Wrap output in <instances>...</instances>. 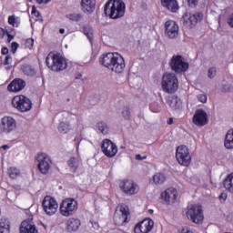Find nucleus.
<instances>
[{
	"mask_svg": "<svg viewBox=\"0 0 233 233\" xmlns=\"http://www.w3.org/2000/svg\"><path fill=\"white\" fill-rule=\"evenodd\" d=\"M29 3H32V0H27Z\"/></svg>",
	"mask_w": 233,
	"mask_h": 233,
	"instance_id": "774afa93",
	"label": "nucleus"
},
{
	"mask_svg": "<svg viewBox=\"0 0 233 233\" xmlns=\"http://www.w3.org/2000/svg\"><path fill=\"white\" fill-rule=\"evenodd\" d=\"M67 165L69 167L70 172H73V174H76V172L79 170V167L83 165V161L81 160L80 157H71L67 161Z\"/></svg>",
	"mask_w": 233,
	"mask_h": 233,
	"instance_id": "b1692460",
	"label": "nucleus"
},
{
	"mask_svg": "<svg viewBox=\"0 0 233 233\" xmlns=\"http://www.w3.org/2000/svg\"><path fill=\"white\" fill-rule=\"evenodd\" d=\"M37 168L41 174L46 176L52 168V158L46 153H38L36 156Z\"/></svg>",
	"mask_w": 233,
	"mask_h": 233,
	"instance_id": "0eeeda50",
	"label": "nucleus"
},
{
	"mask_svg": "<svg viewBox=\"0 0 233 233\" xmlns=\"http://www.w3.org/2000/svg\"><path fill=\"white\" fill-rule=\"evenodd\" d=\"M81 78V75H78L76 79H80Z\"/></svg>",
	"mask_w": 233,
	"mask_h": 233,
	"instance_id": "0e129e2a",
	"label": "nucleus"
},
{
	"mask_svg": "<svg viewBox=\"0 0 233 233\" xmlns=\"http://www.w3.org/2000/svg\"><path fill=\"white\" fill-rule=\"evenodd\" d=\"M165 35L168 39H176L179 35V25L174 20H167L165 23Z\"/></svg>",
	"mask_w": 233,
	"mask_h": 233,
	"instance_id": "ddd939ff",
	"label": "nucleus"
},
{
	"mask_svg": "<svg viewBox=\"0 0 233 233\" xmlns=\"http://www.w3.org/2000/svg\"><path fill=\"white\" fill-rule=\"evenodd\" d=\"M2 148H3V150H6L9 148V147H8V145H4V146H2Z\"/></svg>",
	"mask_w": 233,
	"mask_h": 233,
	"instance_id": "680f3d73",
	"label": "nucleus"
},
{
	"mask_svg": "<svg viewBox=\"0 0 233 233\" xmlns=\"http://www.w3.org/2000/svg\"><path fill=\"white\" fill-rule=\"evenodd\" d=\"M198 101H200V103H207L208 101L207 95H204V94L198 95Z\"/></svg>",
	"mask_w": 233,
	"mask_h": 233,
	"instance_id": "37998d69",
	"label": "nucleus"
},
{
	"mask_svg": "<svg viewBox=\"0 0 233 233\" xmlns=\"http://www.w3.org/2000/svg\"><path fill=\"white\" fill-rule=\"evenodd\" d=\"M50 1H52V0H36V3L38 5H48V3H50Z\"/></svg>",
	"mask_w": 233,
	"mask_h": 233,
	"instance_id": "8fccbe9b",
	"label": "nucleus"
},
{
	"mask_svg": "<svg viewBox=\"0 0 233 233\" xmlns=\"http://www.w3.org/2000/svg\"><path fill=\"white\" fill-rule=\"evenodd\" d=\"M127 5L123 0H109L104 7V12L110 19H121L125 16Z\"/></svg>",
	"mask_w": 233,
	"mask_h": 233,
	"instance_id": "f257e3e1",
	"label": "nucleus"
},
{
	"mask_svg": "<svg viewBox=\"0 0 233 233\" xmlns=\"http://www.w3.org/2000/svg\"><path fill=\"white\" fill-rule=\"evenodd\" d=\"M42 207L44 208V212L47 216H54V214L57 212V208H59V204H57V200H56V198L46 196L43 199Z\"/></svg>",
	"mask_w": 233,
	"mask_h": 233,
	"instance_id": "f8f14e48",
	"label": "nucleus"
},
{
	"mask_svg": "<svg viewBox=\"0 0 233 233\" xmlns=\"http://www.w3.org/2000/svg\"><path fill=\"white\" fill-rule=\"evenodd\" d=\"M77 210V200L75 198H66L62 201L60 205V214L68 218L72 216L74 212Z\"/></svg>",
	"mask_w": 233,
	"mask_h": 233,
	"instance_id": "9d476101",
	"label": "nucleus"
},
{
	"mask_svg": "<svg viewBox=\"0 0 233 233\" xmlns=\"http://www.w3.org/2000/svg\"><path fill=\"white\" fill-rule=\"evenodd\" d=\"M66 227L67 232H77L81 227V220L78 218H71L66 221Z\"/></svg>",
	"mask_w": 233,
	"mask_h": 233,
	"instance_id": "393cba45",
	"label": "nucleus"
},
{
	"mask_svg": "<svg viewBox=\"0 0 233 233\" xmlns=\"http://www.w3.org/2000/svg\"><path fill=\"white\" fill-rule=\"evenodd\" d=\"M208 121V119L207 118V112L205 110L198 109L193 116V123L197 127H205Z\"/></svg>",
	"mask_w": 233,
	"mask_h": 233,
	"instance_id": "6ab92c4d",
	"label": "nucleus"
},
{
	"mask_svg": "<svg viewBox=\"0 0 233 233\" xmlns=\"http://www.w3.org/2000/svg\"><path fill=\"white\" fill-rule=\"evenodd\" d=\"M161 196L167 204L174 203L177 199V190L174 187H169Z\"/></svg>",
	"mask_w": 233,
	"mask_h": 233,
	"instance_id": "4be33fe9",
	"label": "nucleus"
},
{
	"mask_svg": "<svg viewBox=\"0 0 233 233\" xmlns=\"http://www.w3.org/2000/svg\"><path fill=\"white\" fill-rule=\"evenodd\" d=\"M3 56H6L8 54V48L7 47H3L1 50Z\"/></svg>",
	"mask_w": 233,
	"mask_h": 233,
	"instance_id": "4d7b16f0",
	"label": "nucleus"
},
{
	"mask_svg": "<svg viewBox=\"0 0 233 233\" xmlns=\"http://www.w3.org/2000/svg\"><path fill=\"white\" fill-rule=\"evenodd\" d=\"M1 30V32H3V34H5V30L4 29H0Z\"/></svg>",
	"mask_w": 233,
	"mask_h": 233,
	"instance_id": "69168bd1",
	"label": "nucleus"
},
{
	"mask_svg": "<svg viewBox=\"0 0 233 233\" xmlns=\"http://www.w3.org/2000/svg\"><path fill=\"white\" fill-rule=\"evenodd\" d=\"M80 6L85 14H94L96 0H81Z\"/></svg>",
	"mask_w": 233,
	"mask_h": 233,
	"instance_id": "5701e85b",
	"label": "nucleus"
},
{
	"mask_svg": "<svg viewBox=\"0 0 233 233\" xmlns=\"http://www.w3.org/2000/svg\"><path fill=\"white\" fill-rule=\"evenodd\" d=\"M119 187L127 196H134L139 192V186H137V184L133 180H123L120 182Z\"/></svg>",
	"mask_w": 233,
	"mask_h": 233,
	"instance_id": "4468645a",
	"label": "nucleus"
},
{
	"mask_svg": "<svg viewBox=\"0 0 233 233\" xmlns=\"http://www.w3.org/2000/svg\"><path fill=\"white\" fill-rule=\"evenodd\" d=\"M130 216V211H128V206L122 204L119 206V210L115 212L114 222L118 227L128 223V217Z\"/></svg>",
	"mask_w": 233,
	"mask_h": 233,
	"instance_id": "9b49d317",
	"label": "nucleus"
},
{
	"mask_svg": "<svg viewBox=\"0 0 233 233\" xmlns=\"http://www.w3.org/2000/svg\"><path fill=\"white\" fill-rule=\"evenodd\" d=\"M20 233H37L35 225L25 220L21 223Z\"/></svg>",
	"mask_w": 233,
	"mask_h": 233,
	"instance_id": "bb28decb",
	"label": "nucleus"
},
{
	"mask_svg": "<svg viewBox=\"0 0 233 233\" xmlns=\"http://www.w3.org/2000/svg\"><path fill=\"white\" fill-rule=\"evenodd\" d=\"M91 225H92L93 228H95L96 230H97L99 228V223H97V222H91Z\"/></svg>",
	"mask_w": 233,
	"mask_h": 233,
	"instance_id": "6e6d98bb",
	"label": "nucleus"
},
{
	"mask_svg": "<svg viewBox=\"0 0 233 233\" xmlns=\"http://www.w3.org/2000/svg\"><path fill=\"white\" fill-rule=\"evenodd\" d=\"M187 4L191 8H196L199 5V0H187Z\"/></svg>",
	"mask_w": 233,
	"mask_h": 233,
	"instance_id": "a19ab883",
	"label": "nucleus"
},
{
	"mask_svg": "<svg viewBox=\"0 0 233 233\" xmlns=\"http://www.w3.org/2000/svg\"><path fill=\"white\" fill-rule=\"evenodd\" d=\"M7 174L11 179H15V177L21 174V171L17 167H10L7 170Z\"/></svg>",
	"mask_w": 233,
	"mask_h": 233,
	"instance_id": "c9c22d12",
	"label": "nucleus"
},
{
	"mask_svg": "<svg viewBox=\"0 0 233 233\" xmlns=\"http://www.w3.org/2000/svg\"><path fill=\"white\" fill-rule=\"evenodd\" d=\"M8 23L15 28H17L20 25L19 17H16L15 15H10L8 17Z\"/></svg>",
	"mask_w": 233,
	"mask_h": 233,
	"instance_id": "e433bc0d",
	"label": "nucleus"
},
{
	"mask_svg": "<svg viewBox=\"0 0 233 233\" xmlns=\"http://www.w3.org/2000/svg\"><path fill=\"white\" fill-rule=\"evenodd\" d=\"M224 146L228 149H232L233 148V129L228 130V133L226 134Z\"/></svg>",
	"mask_w": 233,
	"mask_h": 233,
	"instance_id": "c756f323",
	"label": "nucleus"
},
{
	"mask_svg": "<svg viewBox=\"0 0 233 233\" xmlns=\"http://www.w3.org/2000/svg\"><path fill=\"white\" fill-rule=\"evenodd\" d=\"M122 116L126 119H128V117H130V110H128L127 107L124 108V110L122 111Z\"/></svg>",
	"mask_w": 233,
	"mask_h": 233,
	"instance_id": "c03bdc74",
	"label": "nucleus"
},
{
	"mask_svg": "<svg viewBox=\"0 0 233 233\" xmlns=\"http://www.w3.org/2000/svg\"><path fill=\"white\" fill-rule=\"evenodd\" d=\"M136 159L138 161H143V159H147V157H142L141 155L137 154L136 155Z\"/></svg>",
	"mask_w": 233,
	"mask_h": 233,
	"instance_id": "5fc2aeb1",
	"label": "nucleus"
},
{
	"mask_svg": "<svg viewBox=\"0 0 233 233\" xmlns=\"http://www.w3.org/2000/svg\"><path fill=\"white\" fill-rule=\"evenodd\" d=\"M67 19H70L71 21H81L83 19V15L82 14H69L66 15Z\"/></svg>",
	"mask_w": 233,
	"mask_h": 233,
	"instance_id": "4c0bfd02",
	"label": "nucleus"
},
{
	"mask_svg": "<svg viewBox=\"0 0 233 233\" xmlns=\"http://www.w3.org/2000/svg\"><path fill=\"white\" fill-rule=\"evenodd\" d=\"M168 105L170 108H173V110H179V108H181L182 102L179 97H177V96H173L169 97Z\"/></svg>",
	"mask_w": 233,
	"mask_h": 233,
	"instance_id": "cd10ccee",
	"label": "nucleus"
},
{
	"mask_svg": "<svg viewBox=\"0 0 233 233\" xmlns=\"http://www.w3.org/2000/svg\"><path fill=\"white\" fill-rule=\"evenodd\" d=\"M46 63L47 68L52 70V72H63V70H66L68 66L66 60L59 53H49L46 58Z\"/></svg>",
	"mask_w": 233,
	"mask_h": 233,
	"instance_id": "f03ea898",
	"label": "nucleus"
},
{
	"mask_svg": "<svg viewBox=\"0 0 233 233\" xmlns=\"http://www.w3.org/2000/svg\"><path fill=\"white\" fill-rule=\"evenodd\" d=\"M11 46H12L13 54H15V51L17 50V48H19V44H17L16 42H13L11 44Z\"/></svg>",
	"mask_w": 233,
	"mask_h": 233,
	"instance_id": "49530a36",
	"label": "nucleus"
},
{
	"mask_svg": "<svg viewBox=\"0 0 233 233\" xmlns=\"http://www.w3.org/2000/svg\"><path fill=\"white\" fill-rule=\"evenodd\" d=\"M59 33H60V34H65V29H64V28H60V29H59Z\"/></svg>",
	"mask_w": 233,
	"mask_h": 233,
	"instance_id": "e2e57ef3",
	"label": "nucleus"
},
{
	"mask_svg": "<svg viewBox=\"0 0 233 233\" xmlns=\"http://www.w3.org/2000/svg\"><path fill=\"white\" fill-rule=\"evenodd\" d=\"M0 233H10V222L6 218L0 221Z\"/></svg>",
	"mask_w": 233,
	"mask_h": 233,
	"instance_id": "2f4dec72",
	"label": "nucleus"
},
{
	"mask_svg": "<svg viewBox=\"0 0 233 233\" xmlns=\"http://www.w3.org/2000/svg\"><path fill=\"white\" fill-rule=\"evenodd\" d=\"M227 198H228V195L227 193H221L219 195V199L224 203V201H227Z\"/></svg>",
	"mask_w": 233,
	"mask_h": 233,
	"instance_id": "09e8293b",
	"label": "nucleus"
},
{
	"mask_svg": "<svg viewBox=\"0 0 233 233\" xmlns=\"http://www.w3.org/2000/svg\"><path fill=\"white\" fill-rule=\"evenodd\" d=\"M21 70L25 76H29L30 77H34V76L37 74V72H35V68L30 65H23L21 66Z\"/></svg>",
	"mask_w": 233,
	"mask_h": 233,
	"instance_id": "c85d7f7f",
	"label": "nucleus"
},
{
	"mask_svg": "<svg viewBox=\"0 0 233 233\" xmlns=\"http://www.w3.org/2000/svg\"><path fill=\"white\" fill-rule=\"evenodd\" d=\"M25 46H26V48H32V46H34V39L33 38L26 39Z\"/></svg>",
	"mask_w": 233,
	"mask_h": 233,
	"instance_id": "79ce46f5",
	"label": "nucleus"
},
{
	"mask_svg": "<svg viewBox=\"0 0 233 233\" xmlns=\"http://www.w3.org/2000/svg\"><path fill=\"white\" fill-rule=\"evenodd\" d=\"M85 35H86V37H87V39H89V41H92L93 35L90 31L87 32V34H86Z\"/></svg>",
	"mask_w": 233,
	"mask_h": 233,
	"instance_id": "13d9d810",
	"label": "nucleus"
},
{
	"mask_svg": "<svg viewBox=\"0 0 233 233\" xmlns=\"http://www.w3.org/2000/svg\"><path fill=\"white\" fill-rule=\"evenodd\" d=\"M154 228V220L152 219H144L138 223L135 228V233H148Z\"/></svg>",
	"mask_w": 233,
	"mask_h": 233,
	"instance_id": "a211bd4d",
	"label": "nucleus"
},
{
	"mask_svg": "<svg viewBox=\"0 0 233 233\" xmlns=\"http://www.w3.org/2000/svg\"><path fill=\"white\" fill-rule=\"evenodd\" d=\"M101 149L106 157H114L117 154V146L110 139L103 140Z\"/></svg>",
	"mask_w": 233,
	"mask_h": 233,
	"instance_id": "2eb2a0df",
	"label": "nucleus"
},
{
	"mask_svg": "<svg viewBox=\"0 0 233 233\" xmlns=\"http://www.w3.org/2000/svg\"><path fill=\"white\" fill-rule=\"evenodd\" d=\"M162 90L167 94H175L179 88V81L174 73H165L162 76Z\"/></svg>",
	"mask_w": 233,
	"mask_h": 233,
	"instance_id": "7ed1b4c3",
	"label": "nucleus"
},
{
	"mask_svg": "<svg viewBox=\"0 0 233 233\" xmlns=\"http://www.w3.org/2000/svg\"><path fill=\"white\" fill-rule=\"evenodd\" d=\"M96 130H98L100 134L106 136V134H108V125H106L105 122H98L96 124Z\"/></svg>",
	"mask_w": 233,
	"mask_h": 233,
	"instance_id": "72a5a7b5",
	"label": "nucleus"
},
{
	"mask_svg": "<svg viewBox=\"0 0 233 233\" xmlns=\"http://www.w3.org/2000/svg\"><path fill=\"white\" fill-rule=\"evenodd\" d=\"M228 25H229V26H231V28H233V15H231L229 16V18L228 19Z\"/></svg>",
	"mask_w": 233,
	"mask_h": 233,
	"instance_id": "603ef678",
	"label": "nucleus"
},
{
	"mask_svg": "<svg viewBox=\"0 0 233 233\" xmlns=\"http://www.w3.org/2000/svg\"><path fill=\"white\" fill-rule=\"evenodd\" d=\"M167 180V177H165V175L161 173H157L156 175L153 176V183L155 185H163L165 181Z\"/></svg>",
	"mask_w": 233,
	"mask_h": 233,
	"instance_id": "473e14b6",
	"label": "nucleus"
},
{
	"mask_svg": "<svg viewBox=\"0 0 233 233\" xmlns=\"http://www.w3.org/2000/svg\"><path fill=\"white\" fill-rule=\"evenodd\" d=\"M125 66V58H123V56L118 54L109 70H111V72H115V74H123Z\"/></svg>",
	"mask_w": 233,
	"mask_h": 233,
	"instance_id": "aec40b11",
	"label": "nucleus"
},
{
	"mask_svg": "<svg viewBox=\"0 0 233 233\" xmlns=\"http://www.w3.org/2000/svg\"><path fill=\"white\" fill-rule=\"evenodd\" d=\"M88 32H90V29H88V27H86V26H84V28H83V33L86 35V34H87Z\"/></svg>",
	"mask_w": 233,
	"mask_h": 233,
	"instance_id": "bf43d9fd",
	"label": "nucleus"
},
{
	"mask_svg": "<svg viewBox=\"0 0 233 233\" xmlns=\"http://www.w3.org/2000/svg\"><path fill=\"white\" fill-rule=\"evenodd\" d=\"M10 63H12V56L7 55L4 60V65H10Z\"/></svg>",
	"mask_w": 233,
	"mask_h": 233,
	"instance_id": "de8ad7c7",
	"label": "nucleus"
},
{
	"mask_svg": "<svg viewBox=\"0 0 233 233\" xmlns=\"http://www.w3.org/2000/svg\"><path fill=\"white\" fill-rule=\"evenodd\" d=\"M224 187L233 194V173L229 174L224 180Z\"/></svg>",
	"mask_w": 233,
	"mask_h": 233,
	"instance_id": "7c9ffc66",
	"label": "nucleus"
},
{
	"mask_svg": "<svg viewBox=\"0 0 233 233\" xmlns=\"http://www.w3.org/2000/svg\"><path fill=\"white\" fill-rule=\"evenodd\" d=\"M31 14L34 15V17H36L35 21H40V19H43V16H41V13L37 11L35 5L32 6Z\"/></svg>",
	"mask_w": 233,
	"mask_h": 233,
	"instance_id": "58836bf2",
	"label": "nucleus"
},
{
	"mask_svg": "<svg viewBox=\"0 0 233 233\" xmlns=\"http://www.w3.org/2000/svg\"><path fill=\"white\" fill-rule=\"evenodd\" d=\"M26 86V82L21 78L14 79L8 86L9 92H21Z\"/></svg>",
	"mask_w": 233,
	"mask_h": 233,
	"instance_id": "412c9836",
	"label": "nucleus"
},
{
	"mask_svg": "<svg viewBox=\"0 0 233 233\" xmlns=\"http://www.w3.org/2000/svg\"><path fill=\"white\" fill-rule=\"evenodd\" d=\"M5 34L7 35L8 43H10V41H12L14 39V35H10V32H8V31H5Z\"/></svg>",
	"mask_w": 233,
	"mask_h": 233,
	"instance_id": "3c124183",
	"label": "nucleus"
},
{
	"mask_svg": "<svg viewBox=\"0 0 233 233\" xmlns=\"http://www.w3.org/2000/svg\"><path fill=\"white\" fill-rule=\"evenodd\" d=\"M118 54L119 53H112V52L104 54L99 57V63L102 64L103 66L110 70Z\"/></svg>",
	"mask_w": 233,
	"mask_h": 233,
	"instance_id": "dca6fc26",
	"label": "nucleus"
},
{
	"mask_svg": "<svg viewBox=\"0 0 233 233\" xmlns=\"http://www.w3.org/2000/svg\"><path fill=\"white\" fill-rule=\"evenodd\" d=\"M66 101L69 102V101H70V98H67Z\"/></svg>",
	"mask_w": 233,
	"mask_h": 233,
	"instance_id": "338daca9",
	"label": "nucleus"
},
{
	"mask_svg": "<svg viewBox=\"0 0 233 233\" xmlns=\"http://www.w3.org/2000/svg\"><path fill=\"white\" fill-rule=\"evenodd\" d=\"M150 110L151 112H155V113H157L161 110V108L157 107V108H154V105H151L150 106Z\"/></svg>",
	"mask_w": 233,
	"mask_h": 233,
	"instance_id": "864d4df0",
	"label": "nucleus"
},
{
	"mask_svg": "<svg viewBox=\"0 0 233 233\" xmlns=\"http://www.w3.org/2000/svg\"><path fill=\"white\" fill-rule=\"evenodd\" d=\"M217 70L216 67H210L208 71V77L209 79H214L216 77Z\"/></svg>",
	"mask_w": 233,
	"mask_h": 233,
	"instance_id": "ea45409f",
	"label": "nucleus"
},
{
	"mask_svg": "<svg viewBox=\"0 0 233 233\" xmlns=\"http://www.w3.org/2000/svg\"><path fill=\"white\" fill-rule=\"evenodd\" d=\"M12 105L14 108L18 110V112H30L32 110V100L25 96L20 95L15 96L12 99Z\"/></svg>",
	"mask_w": 233,
	"mask_h": 233,
	"instance_id": "423d86ee",
	"label": "nucleus"
},
{
	"mask_svg": "<svg viewBox=\"0 0 233 233\" xmlns=\"http://www.w3.org/2000/svg\"><path fill=\"white\" fill-rule=\"evenodd\" d=\"M58 131L60 134H68V132H70V124L60 122L58 126Z\"/></svg>",
	"mask_w": 233,
	"mask_h": 233,
	"instance_id": "f704fd0d",
	"label": "nucleus"
},
{
	"mask_svg": "<svg viewBox=\"0 0 233 233\" xmlns=\"http://www.w3.org/2000/svg\"><path fill=\"white\" fill-rule=\"evenodd\" d=\"M203 19V13H188L183 15L182 21L183 26L187 30H192L196 26L197 23H199Z\"/></svg>",
	"mask_w": 233,
	"mask_h": 233,
	"instance_id": "6e6552de",
	"label": "nucleus"
},
{
	"mask_svg": "<svg viewBox=\"0 0 233 233\" xmlns=\"http://www.w3.org/2000/svg\"><path fill=\"white\" fill-rule=\"evenodd\" d=\"M184 213L192 223H201L203 221V209H201L199 205H188Z\"/></svg>",
	"mask_w": 233,
	"mask_h": 233,
	"instance_id": "39448f33",
	"label": "nucleus"
},
{
	"mask_svg": "<svg viewBox=\"0 0 233 233\" xmlns=\"http://www.w3.org/2000/svg\"><path fill=\"white\" fill-rule=\"evenodd\" d=\"M172 123H174V119L173 118H169L167 120V125H172Z\"/></svg>",
	"mask_w": 233,
	"mask_h": 233,
	"instance_id": "052dcab7",
	"label": "nucleus"
},
{
	"mask_svg": "<svg viewBox=\"0 0 233 233\" xmlns=\"http://www.w3.org/2000/svg\"><path fill=\"white\" fill-rule=\"evenodd\" d=\"M169 66L175 74H185L188 70L189 64L185 61V57L181 55H174L169 62Z\"/></svg>",
	"mask_w": 233,
	"mask_h": 233,
	"instance_id": "20e7f679",
	"label": "nucleus"
},
{
	"mask_svg": "<svg viewBox=\"0 0 233 233\" xmlns=\"http://www.w3.org/2000/svg\"><path fill=\"white\" fill-rule=\"evenodd\" d=\"M176 157L179 165H182L183 167H188L192 161L190 151H188L187 146H179L177 147Z\"/></svg>",
	"mask_w": 233,
	"mask_h": 233,
	"instance_id": "1a4fd4ad",
	"label": "nucleus"
},
{
	"mask_svg": "<svg viewBox=\"0 0 233 233\" xmlns=\"http://www.w3.org/2000/svg\"><path fill=\"white\" fill-rule=\"evenodd\" d=\"M178 233H194L190 228H182L181 229L178 230Z\"/></svg>",
	"mask_w": 233,
	"mask_h": 233,
	"instance_id": "a18cd8bd",
	"label": "nucleus"
},
{
	"mask_svg": "<svg viewBox=\"0 0 233 233\" xmlns=\"http://www.w3.org/2000/svg\"><path fill=\"white\" fill-rule=\"evenodd\" d=\"M3 132H5L6 134H10V132H14L15 130L16 123L15 119L12 116H4L1 119V125H0Z\"/></svg>",
	"mask_w": 233,
	"mask_h": 233,
	"instance_id": "f3484780",
	"label": "nucleus"
},
{
	"mask_svg": "<svg viewBox=\"0 0 233 233\" xmlns=\"http://www.w3.org/2000/svg\"><path fill=\"white\" fill-rule=\"evenodd\" d=\"M161 5L169 12L176 13L179 10L177 0H161Z\"/></svg>",
	"mask_w": 233,
	"mask_h": 233,
	"instance_id": "a878e982",
	"label": "nucleus"
}]
</instances>
